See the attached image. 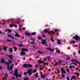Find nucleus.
I'll return each instance as SVG.
<instances>
[{
	"mask_svg": "<svg viewBox=\"0 0 80 80\" xmlns=\"http://www.w3.org/2000/svg\"><path fill=\"white\" fill-rule=\"evenodd\" d=\"M47 58H51V57L50 56H48L46 57V58H44V60H46Z\"/></svg>",
	"mask_w": 80,
	"mask_h": 80,
	"instance_id": "cd10ccee",
	"label": "nucleus"
},
{
	"mask_svg": "<svg viewBox=\"0 0 80 80\" xmlns=\"http://www.w3.org/2000/svg\"><path fill=\"white\" fill-rule=\"evenodd\" d=\"M57 43H58V44H61V43H62L61 42H60V41L59 40H58Z\"/></svg>",
	"mask_w": 80,
	"mask_h": 80,
	"instance_id": "393cba45",
	"label": "nucleus"
},
{
	"mask_svg": "<svg viewBox=\"0 0 80 80\" xmlns=\"http://www.w3.org/2000/svg\"><path fill=\"white\" fill-rule=\"evenodd\" d=\"M38 63H44V62H43V61L42 60H38Z\"/></svg>",
	"mask_w": 80,
	"mask_h": 80,
	"instance_id": "4468645a",
	"label": "nucleus"
},
{
	"mask_svg": "<svg viewBox=\"0 0 80 80\" xmlns=\"http://www.w3.org/2000/svg\"><path fill=\"white\" fill-rule=\"evenodd\" d=\"M6 41L8 42H12V41L9 39H7Z\"/></svg>",
	"mask_w": 80,
	"mask_h": 80,
	"instance_id": "e433bc0d",
	"label": "nucleus"
},
{
	"mask_svg": "<svg viewBox=\"0 0 80 80\" xmlns=\"http://www.w3.org/2000/svg\"><path fill=\"white\" fill-rule=\"evenodd\" d=\"M73 65L72 66H69V67L70 68H73Z\"/></svg>",
	"mask_w": 80,
	"mask_h": 80,
	"instance_id": "de8ad7c7",
	"label": "nucleus"
},
{
	"mask_svg": "<svg viewBox=\"0 0 80 80\" xmlns=\"http://www.w3.org/2000/svg\"><path fill=\"white\" fill-rule=\"evenodd\" d=\"M51 40L52 41V42H54V40H53V39H51Z\"/></svg>",
	"mask_w": 80,
	"mask_h": 80,
	"instance_id": "6e6d98bb",
	"label": "nucleus"
},
{
	"mask_svg": "<svg viewBox=\"0 0 80 80\" xmlns=\"http://www.w3.org/2000/svg\"><path fill=\"white\" fill-rule=\"evenodd\" d=\"M58 65V63L56 62L55 64H54L53 65V66H56V65Z\"/></svg>",
	"mask_w": 80,
	"mask_h": 80,
	"instance_id": "09e8293b",
	"label": "nucleus"
},
{
	"mask_svg": "<svg viewBox=\"0 0 80 80\" xmlns=\"http://www.w3.org/2000/svg\"><path fill=\"white\" fill-rule=\"evenodd\" d=\"M27 72H25L24 73V75H27Z\"/></svg>",
	"mask_w": 80,
	"mask_h": 80,
	"instance_id": "bf43d9fd",
	"label": "nucleus"
},
{
	"mask_svg": "<svg viewBox=\"0 0 80 80\" xmlns=\"http://www.w3.org/2000/svg\"><path fill=\"white\" fill-rule=\"evenodd\" d=\"M8 32H10V33H12V31L10 29H8Z\"/></svg>",
	"mask_w": 80,
	"mask_h": 80,
	"instance_id": "a18cd8bd",
	"label": "nucleus"
},
{
	"mask_svg": "<svg viewBox=\"0 0 80 80\" xmlns=\"http://www.w3.org/2000/svg\"><path fill=\"white\" fill-rule=\"evenodd\" d=\"M48 33H49V34H51V33L55 34V32H54L52 30L51 31H48Z\"/></svg>",
	"mask_w": 80,
	"mask_h": 80,
	"instance_id": "0eeeda50",
	"label": "nucleus"
},
{
	"mask_svg": "<svg viewBox=\"0 0 80 80\" xmlns=\"http://www.w3.org/2000/svg\"><path fill=\"white\" fill-rule=\"evenodd\" d=\"M8 37H11V35H9V34L8 35Z\"/></svg>",
	"mask_w": 80,
	"mask_h": 80,
	"instance_id": "e2e57ef3",
	"label": "nucleus"
},
{
	"mask_svg": "<svg viewBox=\"0 0 80 80\" xmlns=\"http://www.w3.org/2000/svg\"><path fill=\"white\" fill-rule=\"evenodd\" d=\"M38 75V73H36V74H34V76L35 77H36V78H37V77H39Z\"/></svg>",
	"mask_w": 80,
	"mask_h": 80,
	"instance_id": "ddd939ff",
	"label": "nucleus"
},
{
	"mask_svg": "<svg viewBox=\"0 0 80 80\" xmlns=\"http://www.w3.org/2000/svg\"><path fill=\"white\" fill-rule=\"evenodd\" d=\"M24 67L25 68H28V64H25L24 65Z\"/></svg>",
	"mask_w": 80,
	"mask_h": 80,
	"instance_id": "dca6fc26",
	"label": "nucleus"
},
{
	"mask_svg": "<svg viewBox=\"0 0 80 80\" xmlns=\"http://www.w3.org/2000/svg\"><path fill=\"white\" fill-rule=\"evenodd\" d=\"M41 77L42 78H45V75H43L42 74H41Z\"/></svg>",
	"mask_w": 80,
	"mask_h": 80,
	"instance_id": "aec40b11",
	"label": "nucleus"
},
{
	"mask_svg": "<svg viewBox=\"0 0 80 80\" xmlns=\"http://www.w3.org/2000/svg\"><path fill=\"white\" fill-rule=\"evenodd\" d=\"M8 61L9 62V63L11 64L12 63V61H11V60H8Z\"/></svg>",
	"mask_w": 80,
	"mask_h": 80,
	"instance_id": "f704fd0d",
	"label": "nucleus"
},
{
	"mask_svg": "<svg viewBox=\"0 0 80 80\" xmlns=\"http://www.w3.org/2000/svg\"><path fill=\"white\" fill-rule=\"evenodd\" d=\"M71 61H72V62H76V61H77V60H74L73 59H72L71 60Z\"/></svg>",
	"mask_w": 80,
	"mask_h": 80,
	"instance_id": "49530a36",
	"label": "nucleus"
},
{
	"mask_svg": "<svg viewBox=\"0 0 80 80\" xmlns=\"http://www.w3.org/2000/svg\"><path fill=\"white\" fill-rule=\"evenodd\" d=\"M24 80H28V78H26L24 79Z\"/></svg>",
	"mask_w": 80,
	"mask_h": 80,
	"instance_id": "79ce46f5",
	"label": "nucleus"
},
{
	"mask_svg": "<svg viewBox=\"0 0 80 80\" xmlns=\"http://www.w3.org/2000/svg\"><path fill=\"white\" fill-rule=\"evenodd\" d=\"M13 48L14 50H17V48L16 47H13Z\"/></svg>",
	"mask_w": 80,
	"mask_h": 80,
	"instance_id": "4c0bfd02",
	"label": "nucleus"
},
{
	"mask_svg": "<svg viewBox=\"0 0 80 80\" xmlns=\"http://www.w3.org/2000/svg\"><path fill=\"white\" fill-rule=\"evenodd\" d=\"M76 78V76H73L72 78H71V80H73V79L74 78Z\"/></svg>",
	"mask_w": 80,
	"mask_h": 80,
	"instance_id": "b1692460",
	"label": "nucleus"
},
{
	"mask_svg": "<svg viewBox=\"0 0 80 80\" xmlns=\"http://www.w3.org/2000/svg\"><path fill=\"white\" fill-rule=\"evenodd\" d=\"M37 72V69H35L33 71L32 73H35V72Z\"/></svg>",
	"mask_w": 80,
	"mask_h": 80,
	"instance_id": "a19ab883",
	"label": "nucleus"
},
{
	"mask_svg": "<svg viewBox=\"0 0 80 80\" xmlns=\"http://www.w3.org/2000/svg\"><path fill=\"white\" fill-rule=\"evenodd\" d=\"M28 67H32V65L30 64H28Z\"/></svg>",
	"mask_w": 80,
	"mask_h": 80,
	"instance_id": "7c9ffc66",
	"label": "nucleus"
},
{
	"mask_svg": "<svg viewBox=\"0 0 80 80\" xmlns=\"http://www.w3.org/2000/svg\"><path fill=\"white\" fill-rule=\"evenodd\" d=\"M43 70V68H39V71H41Z\"/></svg>",
	"mask_w": 80,
	"mask_h": 80,
	"instance_id": "8fccbe9b",
	"label": "nucleus"
},
{
	"mask_svg": "<svg viewBox=\"0 0 80 80\" xmlns=\"http://www.w3.org/2000/svg\"><path fill=\"white\" fill-rule=\"evenodd\" d=\"M25 35H28V36H30V35H31L30 34L28 33H25Z\"/></svg>",
	"mask_w": 80,
	"mask_h": 80,
	"instance_id": "5701e85b",
	"label": "nucleus"
},
{
	"mask_svg": "<svg viewBox=\"0 0 80 80\" xmlns=\"http://www.w3.org/2000/svg\"><path fill=\"white\" fill-rule=\"evenodd\" d=\"M8 48V47H3V49L5 51H7V49Z\"/></svg>",
	"mask_w": 80,
	"mask_h": 80,
	"instance_id": "a878e982",
	"label": "nucleus"
},
{
	"mask_svg": "<svg viewBox=\"0 0 80 80\" xmlns=\"http://www.w3.org/2000/svg\"><path fill=\"white\" fill-rule=\"evenodd\" d=\"M43 65H48V63H43Z\"/></svg>",
	"mask_w": 80,
	"mask_h": 80,
	"instance_id": "3c124183",
	"label": "nucleus"
},
{
	"mask_svg": "<svg viewBox=\"0 0 80 80\" xmlns=\"http://www.w3.org/2000/svg\"><path fill=\"white\" fill-rule=\"evenodd\" d=\"M48 30L47 29H45L44 30V33H47V32L48 33Z\"/></svg>",
	"mask_w": 80,
	"mask_h": 80,
	"instance_id": "2f4dec72",
	"label": "nucleus"
},
{
	"mask_svg": "<svg viewBox=\"0 0 80 80\" xmlns=\"http://www.w3.org/2000/svg\"><path fill=\"white\" fill-rule=\"evenodd\" d=\"M41 41H42V42H41V44L42 45H44L45 44H47V42H45L44 41L43 39H42Z\"/></svg>",
	"mask_w": 80,
	"mask_h": 80,
	"instance_id": "1a4fd4ad",
	"label": "nucleus"
},
{
	"mask_svg": "<svg viewBox=\"0 0 80 80\" xmlns=\"http://www.w3.org/2000/svg\"><path fill=\"white\" fill-rule=\"evenodd\" d=\"M27 73H29V75L30 76L32 73V71L30 69H29L27 71Z\"/></svg>",
	"mask_w": 80,
	"mask_h": 80,
	"instance_id": "f03ea898",
	"label": "nucleus"
},
{
	"mask_svg": "<svg viewBox=\"0 0 80 80\" xmlns=\"http://www.w3.org/2000/svg\"><path fill=\"white\" fill-rule=\"evenodd\" d=\"M13 52V49L12 48H10L9 50V52Z\"/></svg>",
	"mask_w": 80,
	"mask_h": 80,
	"instance_id": "bb28decb",
	"label": "nucleus"
},
{
	"mask_svg": "<svg viewBox=\"0 0 80 80\" xmlns=\"http://www.w3.org/2000/svg\"><path fill=\"white\" fill-rule=\"evenodd\" d=\"M76 62H77V63L78 64V63H79V62H78V61H77V60H76Z\"/></svg>",
	"mask_w": 80,
	"mask_h": 80,
	"instance_id": "69168bd1",
	"label": "nucleus"
},
{
	"mask_svg": "<svg viewBox=\"0 0 80 80\" xmlns=\"http://www.w3.org/2000/svg\"><path fill=\"white\" fill-rule=\"evenodd\" d=\"M38 40H42V37H40L39 36L38 37Z\"/></svg>",
	"mask_w": 80,
	"mask_h": 80,
	"instance_id": "473e14b6",
	"label": "nucleus"
},
{
	"mask_svg": "<svg viewBox=\"0 0 80 80\" xmlns=\"http://www.w3.org/2000/svg\"><path fill=\"white\" fill-rule=\"evenodd\" d=\"M45 50H50V51H51V52H53V50H52V49L51 48H46Z\"/></svg>",
	"mask_w": 80,
	"mask_h": 80,
	"instance_id": "f8f14e48",
	"label": "nucleus"
},
{
	"mask_svg": "<svg viewBox=\"0 0 80 80\" xmlns=\"http://www.w3.org/2000/svg\"><path fill=\"white\" fill-rule=\"evenodd\" d=\"M9 26L10 27H14V26H15V24H9Z\"/></svg>",
	"mask_w": 80,
	"mask_h": 80,
	"instance_id": "4be33fe9",
	"label": "nucleus"
},
{
	"mask_svg": "<svg viewBox=\"0 0 80 80\" xmlns=\"http://www.w3.org/2000/svg\"><path fill=\"white\" fill-rule=\"evenodd\" d=\"M42 36L43 37H44V38H45V35L42 34Z\"/></svg>",
	"mask_w": 80,
	"mask_h": 80,
	"instance_id": "4d7b16f0",
	"label": "nucleus"
},
{
	"mask_svg": "<svg viewBox=\"0 0 80 80\" xmlns=\"http://www.w3.org/2000/svg\"><path fill=\"white\" fill-rule=\"evenodd\" d=\"M19 77V78H21L22 77V74H19L18 75V76L16 78V79H17Z\"/></svg>",
	"mask_w": 80,
	"mask_h": 80,
	"instance_id": "a211bd4d",
	"label": "nucleus"
},
{
	"mask_svg": "<svg viewBox=\"0 0 80 80\" xmlns=\"http://www.w3.org/2000/svg\"><path fill=\"white\" fill-rule=\"evenodd\" d=\"M56 52H57V53H60V51L59 50H57L56 51Z\"/></svg>",
	"mask_w": 80,
	"mask_h": 80,
	"instance_id": "c03bdc74",
	"label": "nucleus"
},
{
	"mask_svg": "<svg viewBox=\"0 0 80 80\" xmlns=\"http://www.w3.org/2000/svg\"><path fill=\"white\" fill-rule=\"evenodd\" d=\"M64 70V69H63V68H62L61 69V72H63V71Z\"/></svg>",
	"mask_w": 80,
	"mask_h": 80,
	"instance_id": "37998d69",
	"label": "nucleus"
},
{
	"mask_svg": "<svg viewBox=\"0 0 80 80\" xmlns=\"http://www.w3.org/2000/svg\"><path fill=\"white\" fill-rule=\"evenodd\" d=\"M61 77H62V78H64V77H65V75H64V74H63L62 73L61 74Z\"/></svg>",
	"mask_w": 80,
	"mask_h": 80,
	"instance_id": "c756f323",
	"label": "nucleus"
},
{
	"mask_svg": "<svg viewBox=\"0 0 80 80\" xmlns=\"http://www.w3.org/2000/svg\"><path fill=\"white\" fill-rule=\"evenodd\" d=\"M18 69H16L14 71V73H18Z\"/></svg>",
	"mask_w": 80,
	"mask_h": 80,
	"instance_id": "f3484780",
	"label": "nucleus"
},
{
	"mask_svg": "<svg viewBox=\"0 0 80 80\" xmlns=\"http://www.w3.org/2000/svg\"><path fill=\"white\" fill-rule=\"evenodd\" d=\"M12 78L13 80H15V78L14 77Z\"/></svg>",
	"mask_w": 80,
	"mask_h": 80,
	"instance_id": "774afa93",
	"label": "nucleus"
},
{
	"mask_svg": "<svg viewBox=\"0 0 80 80\" xmlns=\"http://www.w3.org/2000/svg\"><path fill=\"white\" fill-rule=\"evenodd\" d=\"M18 46H19V47H23V44H19Z\"/></svg>",
	"mask_w": 80,
	"mask_h": 80,
	"instance_id": "c9c22d12",
	"label": "nucleus"
},
{
	"mask_svg": "<svg viewBox=\"0 0 80 80\" xmlns=\"http://www.w3.org/2000/svg\"><path fill=\"white\" fill-rule=\"evenodd\" d=\"M11 38L12 39H13V37H12V36H11Z\"/></svg>",
	"mask_w": 80,
	"mask_h": 80,
	"instance_id": "338daca9",
	"label": "nucleus"
},
{
	"mask_svg": "<svg viewBox=\"0 0 80 80\" xmlns=\"http://www.w3.org/2000/svg\"><path fill=\"white\" fill-rule=\"evenodd\" d=\"M5 76H6V77H7V76H8V74L5 73Z\"/></svg>",
	"mask_w": 80,
	"mask_h": 80,
	"instance_id": "5fc2aeb1",
	"label": "nucleus"
},
{
	"mask_svg": "<svg viewBox=\"0 0 80 80\" xmlns=\"http://www.w3.org/2000/svg\"><path fill=\"white\" fill-rule=\"evenodd\" d=\"M38 53H41L42 54H43V52H42L40 51H38Z\"/></svg>",
	"mask_w": 80,
	"mask_h": 80,
	"instance_id": "c85d7f7f",
	"label": "nucleus"
},
{
	"mask_svg": "<svg viewBox=\"0 0 80 80\" xmlns=\"http://www.w3.org/2000/svg\"><path fill=\"white\" fill-rule=\"evenodd\" d=\"M13 76H16L15 78H17V77H18V72H16V73H14L13 74Z\"/></svg>",
	"mask_w": 80,
	"mask_h": 80,
	"instance_id": "9d476101",
	"label": "nucleus"
},
{
	"mask_svg": "<svg viewBox=\"0 0 80 80\" xmlns=\"http://www.w3.org/2000/svg\"><path fill=\"white\" fill-rule=\"evenodd\" d=\"M74 74H76L77 75H80V73L77 72H75Z\"/></svg>",
	"mask_w": 80,
	"mask_h": 80,
	"instance_id": "58836bf2",
	"label": "nucleus"
},
{
	"mask_svg": "<svg viewBox=\"0 0 80 80\" xmlns=\"http://www.w3.org/2000/svg\"><path fill=\"white\" fill-rule=\"evenodd\" d=\"M78 35H76L75 36H73V38L75 39V40H78Z\"/></svg>",
	"mask_w": 80,
	"mask_h": 80,
	"instance_id": "20e7f679",
	"label": "nucleus"
},
{
	"mask_svg": "<svg viewBox=\"0 0 80 80\" xmlns=\"http://www.w3.org/2000/svg\"><path fill=\"white\" fill-rule=\"evenodd\" d=\"M0 62L1 63H5V60L3 58H1Z\"/></svg>",
	"mask_w": 80,
	"mask_h": 80,
	"instance_id": "39448f33",
	"label": "nucleus"
},
{
	"mask_svg": "<svg viewBox=\"0 0 80 80\" xmlns=\"http://www.w3.org/2000/svg\"><path fill=\"white\" fill-rule=\"evenodd\" d=\"M19 31H21V30H22V28H19Z\"/></svg>",
	"mask_w": 80,
	"mask_h": 80,
	"instance_id": "052dcab7",
	"label": "nucleus"
},
{
	"mask_svg": "<svg viewBox=\"0 0 80 80\" xmlns=\"http://www.w3.org/2000/svg\"><path fill=\"white\" fill-rule=\"evenodd\" d=\"M66 78L67 80H70V79L68 77H67Z\"/></svg>",
	"mask_w": 80,
	"mask_h": 80,
	"instance_id": "680f3d73",
	"label": "nucleus"
},
{
	"mask_svg": "<svg viewBox=\"0 0 80 80\" xmlns=\"http://www.w3.org/2000/svg\"><path fill=\"white\" fill-rule=\"evenodd\" d=\"M38 65H36V66H35V67L36 68H38Z\"/></svg>",
	"mask_w": 80,
	"mask_h": 80,
	"instance_id": "0e129e2a",
	"label": "nucleus"
},
{
	"mask_svg": "<svg viewBox=\"0 0 80 80\" xmlns=\"http://www.w3.org/2000/svg\"><path fill=\"white\" fill-rule=\"evenodd\" d=\"M58 61L59 63H62V61L61 60H59Z\"/></svg>",
	"mask_w": 80,
	"mask_h": 80,
	"instance_id": "13d9d810",
	"label": "nucleus"
},
{
	"mask_svg": "<svg viewBox=\"0 0 80 80\" xmlns=\"http://www.w3.org/2000/svg\"><path fill=\"white\" fill-rule=\"evenodd\" d=\"M8 57L11 60H13V56L12 55H9Z\"/></svg>",
	"mask_w": 80,
	"mask_h": 80,
	"instance_id": "9b49d317",
	"label": "nucleus"
},
{
	"mask_svg": "<svg viewBox=\"0 0 80 80\" xmlns=\"http://www.w3.org/2000/svg\"><path fill=\"white\" fill-rule=\"evenodd\" d=\"M15 37H20V34H16L15 35Z\"/></svg>",
	"mask_w": 80,
	"mask_h": 80,
	"instance_id": "6ab92c4d",
	"label": "nucleus"
},
{
	"mask_svg": "<svg viewBox=\"0 0 80 80\" xmlns=\"http://www.w3.org/2000/svg\"><path fill=\"white\" fill-rule=\"evenodd\" d=\"M62 73H66V72H65V71H63L62 72Z\"/></svg>",
	"mask_w": 80,
	"mask_h": 80,
	"instance_id": "603ef678",
	"label": "nucleus"
},
{
	"mask_svg": "<svg viewBox=\"0 0 80 80\" xmlns=\"http://www.w3.org/2000/svg\"><path fill=\"white\" fill-rule=\"evenodd\" d=\"M74 65L75 66H77V63H76V62L74 63Z\"/></svg>",
	"mask_w": 80,
	"mask_h": 80,
	"instance_id": "864d4df0",
	"label": "nucleus"
},
{
	"mask_svg": "<svg viewBox=\"0 0 80 80\" xmlns=\"http://www.w3.org/2000/svg\"><path fill=\"white\" fill-rule=\"evenodd\" d=\"M70 43H73V44H74L75 43V41H72L70 42Z\"/></svg>",
	"mask_w": 80,
	"mask_h": 80,
	"instance_id": "412c9836",
	"label": "nucleus"
},
{
	"mask_svg": "<svg viewBox=\"0 0 80 80\" xmlns=\"http://www.w3.org/2000/svg\"><path fill=\"white\" fill-rule=\"evenodd\" d=\"M31 40H33V41H32L30 43L31 45H34V44H35V40L34 38H31Z\"/></svg>",
	"mask_w": 80,
	"mask_h": 80,
	"instance_id": "7ed1b4c3",
	"label": "nucleus"
},
{
	"mask_svg": "<svg viewBox=\"0 0 80 80\" xmlns=\"http://www.w3.org/2000/svg\"><path fill=\"white\" fill-rule=\"evenodd\" d=\"M20 55H25V52H21L20 53Z\"/></svg>",
	"mask_w": 80,
	"mask_h": 80,
	"instance_id": "2eb2a0df",
	"label": "nucleus"
},
{
	"mask_svg": "<svg viewBox=\"0 0 80 80\" xmlns=\"http://www.w3.org/2000/svg\"><path fill=\"white\" fill-rule=\"evenodd\" d=\"M28 52V50L25 48H22V52Z\"/></svg>",
	"mask_w": 80,
	"mask_h": 80,
	"instance_id": "6e6552de",
	"label": "nucleus"
},
{
	"mask_svg": "<svg viewBox=\"0 0 80 80\" xmlns=\"http://www.w3.org/2000/svg\"><path fill=\"white\" fill-rule=\"evenodd\" d=\"M36 35V33L35 32H32V34H31V35Z\"/></svg>",
	"mask_w": 80,
	"mask_h": 80,
	"instance_id": "72a5a7b5",
	"label": "nucleus"
},
{
	"mask_svg": "<svg viewBox=\"0 0 80 80\" xmlns=\"http://www.w3.org/2000/svg\"><path fill=\"white\" fill-rule=\"evenodd\" d=\"M67 58L66 59V60H70V58H69V57H68V56H67Z\"/></svg>",
	"mask_w": 80,
	"mask_h": 80,
	"instance_id": "ea45409f",
	"label": "nucleus"
},
{
	"mask_svg": "<svg viewBox=\"0 0 80 80\" xmlns=\"http://www.w3.org/2000/svg\"><path fill=\"white\" fill-rule=\"evenodd\" d=\"M22 22V20H20L19 19H17V23H21Z\"/></svg>",
	"mask_w": 80,
	"mask_h": 80,
	"instance_id": "423d86ee",
	"label": "nucleus"
},
{
	"mask_svg": "<svg viewBox=\"0 0 80 80\" xmlns=\"http://www.w3.org/2000/svg\"><path fill=\"white\" fill-rule=\"evenodd\" d=\"M5 64L8 65L7 67V68L8 70H9V71H11V70H12V68H13V66H11L10 67V65H9V63L8 62H5Z\"/></svg>",
	"mask_w": 80,
	"mask_h": 80,
	"instance_id": "f257e3e1",
	"label": "nucleus"
}]
</instances>
